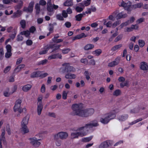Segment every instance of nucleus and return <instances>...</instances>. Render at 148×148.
I'll return each mask as SVG.
<instances>
[{
    "instance_id": "obj_17",
    "label": "nucleus",
    "mask_w": 148,
    "mask_h": 148,
    "mask_svg": "<svg viewBox=\"0 0 148 148\" xmlns=\"http://www.w3.org/2000/svg\"><path fill=\"white\" fill-rule=\"evenodd\" d=\"M25 66V65L24 64H21L19 65L14 69V72L15 73L19 72Z\"/></svg>"
},
{
    "instance_id": "obj_32",
    "label": "nucleus",
    "mask_w": 148,
    "mask_h": 148,
    "mask_svg": "<svg viewBox=\"0 0 148 148\" xmlns=\"http://www.w3.org/2000/svg\"><path fill=\"white\" fill-rule=\"evenodd\" d=\"M138 44L140 47H143L145 45V42L143 40H139L138 41Z\"/></svg>"
},
{
    "instance_id": "obj_30",
    "label": "nucleus",
    "mask_w": 148,
    "mask_h": 148,
    "mask_svg": "<svg viewBox=\"0 0 148 148\" xmlns=\"http://www.w3.org/2000/svg\"><path fill=\"white\" fill-rule=\"evenodd\" d=\"M20 34L22 35H24L26 37H28L30 35V33L29 31L27 30L21 32Z\"/></svg>"
},
{
    "instance_id": "obj_62",
    "label": "nucleus",
    "mask_w": 148,
    "mask_h": 148,
    "mask_svg": "<svg viewBox=\"0 0 148 148\" xmlns=\"http://www.w3.org/2000/svg\"><path fill=\"white\" fill-rule=\"evenodd\" d=\"M46 4V2L44 0H41L39 1V4L40 5H45Z\"/></svg>"
},
{
    "instance_id": "obj_48",
    "label": "nucleus",
    "mask_w": 148,
    "mask_h": 148,
    "mask_svg": "<svg viewBox=\"0 0 148 148\" xmlns=\"http://www.w3.org/2000/svg\"><path fill=\"white\" fill-rule=\"evenodd\" d=\"M145 19L143 18H141L138 19L136 21V22L138 23V24H140L142 23V22L145 21Z\"/></svg>"
},
{
    "instance_id": "obj_14",
    "label": "nucleus",
    "mask_w": 148,
    "mask_h": 148,
    "mask_svg": "<svg viewBox=\"0 0 148 148\" xmlns=\"http://www.w3.org/2000/svg\"><path fill=\"white\" fill-rule=\"evenodd\" d=\"M41 71H37L32 73L30 77L32 78L40 77Z\"/></svg>"
},
{
    "instance_id": "obj_5",
    "label": "nucleus",
    "mask_w": 148,
    "mask_h": 148,
    "mask_svg": "<svg viewBox=\"0 0 148 148\" xmlns=\"http://www.w3.org/2000/svg\"><path fill=\"white\" fill-rule=\"evenodd\" d=\"M62 66H65L64 68L63 67L62 68V72L63 73L73 72L75 70V68L70 66L69 63H64L62 64Z\"/></svg>"
},
{
    "instance_id": "obj_36",
    "label": "nucleus",
    "mask_w": 148,
    "mask_h": 148,
    "mask_svg": "<svg viewBox=\"0 0 148 148\" xmlns=\"http://www.w3.org/2000/svg\"><path fill=\"white\" fill-rule=\"evenodd\" d=\"M55 45V44H51L47 45L44 47V49H47L48 50V49H53Z\"/></svg>"
},
{
    "instance_id": "obj_56",
    "label": "nucleus",
    "mask_w": 148,
    "mask_h": 148,
    "mask_svg": "<svg viewBox=\"0 0 148 148\" xmlns=\"http://www.w3.org/2000/svg\"><path fill=\"white\" fill-rule=\"evenodd\" d=\"M4 53L2 49H0V60H1L3 58Z\"/></svg>"
},
{
    "instance_id": "obj_58",
    "label": "nucleus",
    "mask_w": 148,
    "mask_h": 148,
    "mask_svg": "<svg viewBox=\"0 0 148 148\" xmlns=\"http://www.w3.org/2000/svg\"><path fill=\"white\" fill-rule=\"evenodd\" d=\"M11 68V66H8L5 68L4 70V72L5 73H7L10 70Z\"/></svg>"
},
{
    "instance_id": "obj_64",
    "label": "nucleus",
    "mask_w": 148,
    "mask_h": 148,
    "mask_svg": "<svg viewBox=\"0 0 148 148\" xmlns=\"http://www.w3.org/2000/svg\"><path fill=\"white\" fill-rule=\"evenodd\" d=\"M26 43L27 45L30 46L32 45L33 42L31 40H28L26 41Z\"/></svg>"
},
{
    "instance_id": "obj_15",
    "label": "nucleus",
    "mask_w": 148,
    "mask_h": 148,
    "mask_svg": "<svg viewBox=\"0 0 148 148\" xmlns=\"http://www.w3.org/2000/svg\"><path fill=\"white\" fill-rule=\"evenodd\" d=\"M127 16V14H124L123 12H121L117 15L116 17L117 19H119L122 18H125Z\"/></svg>"
},
{
    "instance_id": "obj_40",
    "label": "nucleus",
    "mask_w": 148,
    "mask_h": 148,
    "mask_svg": "<svg viewBox=\"0 0 148 148\" xmlns=\"http://www.w3.org/2000/svg\"><path fill=\"white\" fill-rule=\"evenodd\" d=\"M123 37V35L122 34H120L117 36L114 40V42H117L122 39Z\"/></svg>"
},
{
    "instance_id": "obj_34",
    "label": "nucleus",
    "mask_w": 148,
    "mask_h": 148,
    "mask_svg": "<svg viewBox=\"0 0 148 148\" xmlns=\"http://www.w3.org/2000/svg\"><path fill=\"white\" fill-rule=\"evenodd\" d=\"M117 13V12L115 11L113 12L112 15H110L109 16V19L111 20H114V17L116 16Z\"/></svg>"
},
{
    "instance_id": "obj_9",
    "label": "nucleus",
    "mask_w": 148,
    "mask_h": 148,
    "mask_svg": "<svg viewBox=\"0 0 148 148\" xmlns=\"http://www.w3.org/2000/svg\"><path fill=\"white\" fill-rule=\"evenodd\" d=\"M140 69L144 71L148 70V65L147 63L145 62H142L140 63Z\"/></svg>"
},
{
    "instance_id": "obj_59",
    "label": "nucleus",
    "mask_w": 148,
    "mask_h": 148,
    "mask_svg": "<svg viewBox=\"0 0 148 148\" xmlns=\"http://www.w3.org/2000/svg\"><path fill=\"white\" fill-rule=\"evenodd\" d=\"M17 11H16V13H14V16L16 17L18 16V15L19 14L20 15L21 14V11H20L19 10H17Z\"/></svg>"
},
{
    "instance_id": "obj_61",
    "label": "nucleus",
    "mask_w": 148,
    "mask_h": 148,
    "mask_svg": "<svg viewBox=\"0 0 148 148\" xmlns=\"http://www.w3.org/2000/svg\"><path fill=\"white\" fill-rule=\"evenodd\" d=\"M132 29H138V28L139 26L137 24L132 25H131Z\"/></svg>"
},
{
    "instance_id": "obj_44",
    "label": "nucleus",
    "mask_w": 148,
    "mask_h": 148,
    "mask_svg": "<svg viewBox=\"0 0 148 148\" xmlns=\"http://www.w3.org/2000/svg\"><path fill=\"white\" fill-rule=\"evenodd\" d=\"M47 62V60L45 59L39 62L38 64L39 65H43L46 64V63Z\"/></svg>"
},
{
    "instance_id": "obj_10",
    "label": "nucleus",
    "mask_w": 148,
    "mask_h": 148,
    "mask_svg": "<svg viewBox=\"0 0 148 148\" xmlns=\"http://www.w3.org/2000/svg\"><path fill=\"white\" fill-rule=\"evenodd\" d=\"M112 141L110 140H107L102 143V147H107L112 145Z\"/></svg>"
},
{
    "instance_id": "obj_42",
    "label": "nucleus",
    "mask_w": 148,
    "mask_h": 148,
    "mask_svg": "<svg viewBox=\"0 0 148 148\" xmlns=\"http://www.w3.org/2000/svg\"><path fill=\"white\" fill-rule=\"evenodd\" d=\"M21 108V105H18L15 103V105L14 107V112L17 111V110L20 108Z\"/></svg>"
},
{
    "instance_id": "obj_6",
    "label": "nucleus",
    "mask_w": 148,
    "mask_h": 148,
    "mask_svg": "<svg viewBox=\"0 0 148 148\" xmlns=\"http://www.w3.org/2000/svg\"><path fill=\"white\" fill-rule=\"evenodd\" d=\"M98 125L97 122V121H93L90 123L87 124H86L85 125L82 127H83L84 129V128H92L93 127H96Z\"/></svg>"
},
{
    "instance_id": "obj_24",
    "label": "nucleus",
    "mask_w": 148,
    "mask_h": 148,
    "mask_svg": "<svg viewBox=\"0 0 148 148\" xmlns=\"http://www.w3.org/2000/svg\"><path fill=\"white\" fill-rule=\"evenodd\" d=\"M94 47V45L91 44H88L85 46L84 49L86 50H88L92 49Z\"/></svg>"
},
{
    "instance_id": "obj_18",
    "label": "nucleus",
    "mask_w": 148,
    "mask_h": 148,
    "mask_svg": "<svg viewBox=\"0 0 148 148\" xmlns=\"http://www.w3.org/2000/svg\"><path fill=\"white\" fill-rule=\"evenodd\" d=\"M76 77V75L74 74L71 73H68L65 76V78L67 79H74Z\"/></svg>"
},
{
    "instance_id": "obj_1",
    "label": "nucleus",
    "mask_w": 148,
    "mask_h": 148,
    "mask_svg": "<svg viewBox=\"0 0 148 148\" xmlns=\"http://www.w3.org/2000/svg\"><path fill=\"white\" fill-rule=\"evenodd\" d=\"M73 111L71 113L72 115H77L82 117H87V110L83 109L81 104H74L72 105Z\"/></svg>"
},
{
    "instance_id": "obj_20",
    "label": "nucleus",
    "mask_w": 148,
    "mask_h": 148,
    "mask_svg": "<svg viewBox=\"0 0 148 148\" xmlns=\"http://www.w3.org/2000/svg\"><path fill=\"white\" fill-rule=\"evenodd\" d=\"M32 87V86L30 84L25 85L22 88V90L24 92H27Z\"/></svg>"
},
{
    "instance_id": "obj_21",
    "label": "nucleus",
    "mask_w": 148,
    "mask_h": 148,
    "mask_svg": "<svg viewBox=\"0 0 148 148\" xmlns=\"http://www.w3.org/2000/svg\"><path fill=\"white\" fill-rule=\"evenodd\" d=\"M85 13L82 14H79L76 15L75 16L76 20L78 21H80L82 20V18L83 17L84 15H85Z\"/></svg>"
},
{
    "instance_id": "obj_41",
    "label": "nucleus",
    "mask_w": 148,
    "mask_h": 148,
    "mask_svg": "<svg viewBox=\"0 0 148 148\" xmlns=\"http://www.w3.org/2000/svg\"><path fill=\"white\" fill-rule=\"evenodd\" d=\"M121 22L120 21L118 20L116 22H115L114 23H113L112 25V27L113 28H114L117 25H119V24L121 23Z\"/></svg>"
},
{
    "instance_id": "obj_13",
    "label": "nucleus",
    "mask_w": 148,
    "mask_h": 148,
    "mask_svg": "<svg viewBox=\"0 0 148 148\" xmlns=\"http://www.w3.org/2000/svg\"><path fill=\"white\" fill-rule=\"evenodd\" d=\"M21 132L23 134H25L29 132V130L26 125H21Z\"/></svg>"
},
{
    "instance_id": "obj_54",
    "label": "nucleus",
    "mask_w": 148,
    "mask_h": 148,
    "mask_svg": "<svg viewBox=\"0 0 148 148\" xmlns=\"http://www.w3.org/2000/svg\"><path fill=\"white\" fill-rule=\"evenodd\" d=\"M62 16L64 18H66L68 16L67 13L65 10H63L62 12Z\"/></svg>"
},
{
    "instance_id": "obj_26",
    "label": "nucleus",
    "mask_w": 148,
    "mask_h": 148,
    "mask_svg": "<svg viewBox=\"0 0 148 148\" xmlns=\"http://www.w3.org/2000/svg\"><path fill=\"white\" fill-rule=\"evenodd\" d=\"M128 117V115L127 114H125L122 115L121 116L119 117L118 119L119 121H123L126 120Z\"/></svg>"
},
{
    "instance_id": "obj_50",
    "label": "nucleus",
    "mask_w": 148,
    "mask_h": 148,
    "mask_svg": "<svg viewBox=\"0 0 148 148\" xmlns=\"http://www.w3.org/2000/svg\"><path fill=\"white\" fill-rule=\"evenodd\" d=\"M7 52H11L12 47L9 45H7L6 46Z\"/></svg>"
},
{
    "instance_id": "obj_43",
    "label": "nucleus",
    "mask_w": 148,
    "mask_h": 148,
    "mask_svg": "<svg viewBox=\"0 0 148 148\" xmlns=\"http://www.w3.org/2000/svg\"><path fill=\"white\" fill-rule=\"evenodd\" d=\"M56 17L57 19L60 21H63L64 19L63 17L61 14H58L56 15Z\"/></svg>"
},
{
    "instance_id": "obj_63",
    "label": "nucleus",
    "mask_w": 148,
    "mask_h": 148,
    "mask_svg": "<svg viewBox=\"0 0 148 148\" xmlns=\"http://www.w3.org/2000/svg\"><path fill=\"white\" fill-rule=\"evenodd\" d=\"M64 25L67 28L70 27L71 25V23L68 21L66 22L65 23Z\"/></svg>"
},
{
    "instance_id": "obj_33",
    "label": "nucleus",
    "mask_w": 148,
    "mask_h": 148,
    "mask_svg": "<svg viewBox=\"0 0 148 148\" xmlns=\"http://www.w3.org/2000/svg\"><path fill=\"white\" fill-rule=\"evenodd\" d=\"M101 53V50L100 49H98L92 52V53L95 54L96 56H99Z\"/></svg>"
},
{
    "instance_id": "obj_55",
    "label": "nucleus",
    "mask_w": 148,
    "mask_h": 148,
    "mask_svg": "<svg viewBox=\"0 0 148 148\" xmlns=\"http://www.w3.org/2000/svg\"><path fill=\"white\" fill-rule=\"evenodd\" d=\"M70 49L69 48L65 49L62 50V52L63 54L68 53L70 51Z\"/></svg>"
},
{
    "instance_id": "obj_7",
    "label": "nucleus",
    "mask_w": 148,
    "mask_h": 148,
    "mask_svg": "<svg viewBox=\"0 0 148 148\" xmlns=\"http://www.w3.org/2000/svg\"><path fill=\"white\" fill-rule=\"evenodd\" d=\"M34 3V1L31 2L29 4L27 8L24 7L23 8V11L31 13L33 10V8Z\"/></svg>"
},
{
    "instance_id": "obj_19",
    "label": "nucleus",
    "mask_w": 148,
    "mask_h": 148,
    "mask_svg": "<svg viewBox=\"0 0 148 148\" xmlns=\"http://www.w3.org/2000/svg\"><path fill=\"white\" fill-rule=\"evenodd\" d=\"M121 6L123 7L125 9L128 11L129 10V9L130 7V5H127V4L125 3L123 1L121 3Z\"/></svg>"
},
{
    "instance_id": "obj_52",
    "label": "nucleus",
    "mask_w": 148,
    "mask_h": 148,
    "mask_svg": "<svg viewBox=\"0 0 148 148\" xmlns=\"http://www.w3.org/2000/svg\"><path fill=\"white\" fill-rule=\"evenodd\" d=\"M12 55L11 52H7L5 53V57L6 58H9Z\"/></svg>"
},
{
    "instance_id": "obj_49",
    "label": "nucleus",
    "mask_w": 148,
    "mask_h": 148,
    "mask_svg": "<svg viewBox=\"0 0 148 148\" xmlns=\"http://www.w3.org/2000/svg\"><path fill=\"white\" fill-rule=\"evenodd\" d=\"M54 28L53 25L51 23L49 24V32H52Z\"/></svg>"
},
{
    "instance_id": "obj_22",
    "label": "nucleus",
    "mask_w": 148,
    "mask_h": 148,
    "mask_svg": "<svg viewBox=\"0 0 148 148\" xmlns=\"http://www.w3.org/2000/svg\"><path fill=\"white\" fill-rule=\"evenodd\" d=\"M23 5V2L22 1H20L18 3V4L15 7L16 10H19L22 7Z\"/></svg>"
},
{
    "instance_id": "obj_23",
    "label": "nucleus",
    "mask_w": 148,
    "mask_h": 148,
    "mask_svg": "<svg viewBox=\"0 0 148 148\" xmlns=\"http://www.w3.org/2000/svg\"><path fill=\"white\" fill-rule=\"evenodd\" d=\"M122 44H119L118 45H115L114 47H112L111 50L112 51H114L118 50L121 47H122Z\"/></svg>"
},
{
    "instance_id": "obj_38",
    "label": "nucleus",
    "mask_w": 148,
    "mask_h": 148,
    "mask_svg": "<svg viewBox=\"0 0 148 148\" xmlns=\"http://www.w3.org/2000/svg\"><path fill=\"white\" fill-rule=\"evenodd\" d=\"M6 130L8 134L10 135L11 134L10 127L9 124H7L6 126Z\"/></svg>"
},
{
    "instance_id": "obj_45",
    "label": "nucleus",
    "mask_w": 148,
    "mask_h": 148,
    "mask_svg": "<svg viewBox=\"0 0 148 148\" xmlns=\"http://www.w3.org/2000/svg\"><path fill=\"white\" fill-rule=\"evenodd\" d=\"M128 84V81H126L125 82V83L121 82L120 84V86L121 88H123L125 86H127Z\"/></svg>"
},
{
    "instance_id": "obj_47",
    "label": "nucleus",
    "mask_w": 148,
    "mask_h": 148,
    "mask_svg": "<svg viewBox=\"0 0 148 148\" xmlns=\"http://www.w3.org/2000/svg\"><path fill=\"white\" fill-rule=\"evenodd\" d=\"M20 23L22 28H24L25 27L26 25V23L25 20H21V21Z\"/></svg>"
},
{
    "instance_id": "obj_8",
    "label": "nucleus",
    "mask_w": 148,
    "mask_h": 148,
    "mask_svg": "<svg viewBox=\"0 0 148 148\" xmlns=\"http://www.w3.org/2000/svg\"><path fill=\"white\" fill-rule=\"evenodd\" d=\"M29 139L30 140L31 144L35 147H38L40 145V143L38 141L40 139H38L36 138H30Z\"/></svg>"
},
{
    "instance_id": "obj_16",
    "label": "nucleus",
    "mask_w": 148,
    "mask_h": 148,
    "mask_svg": "<svg viewBox=\"0 0 148 148\" xmlns=\"http://www.w3.org/2000/svg\"><path fill=\"white\" fill-rule=\"evenodd\" d=\"M29 119V117L26 116L24 117L22 120L21 123V125H26L28 123V120Z\"/></svg>"
},
{
    "instance_id": "obj_3",
    "label": "nucleus",
    "mask_w": 148,
    "mask_h": 148,
    "mask_svg": "<svg viewBox=\"0 0 148 148\" xmlns=\"http://www.w3.org/2000/svg\"><path fill=\"white\" fill-rule=\"evenodd\" d=\"M86 132L84 130L83 127H80L71 133V138L72 139L78 138L79 136L83 137L86 135Z\"/></svg>"
},
{
    "instance_id": "obj_60",
    "label": "nucleus",
    "mask_w": 148,
    "mask_h": 148,
    "mask_svg": "<svg viewBox=\"0 0 148 148\" xmlns=\"http://www.w3.org/2000/svg\"><path fill=\"white\" fill-rule=\"evenodd\" d=\"M48 50L47 49H45L44 50L40 51L39 53V54L40 55L44 54L46 53Z\"/></svg>"
},
{
    "instance_id": "obj_46",
    "label": "nucleus",
    "mask_w": 148,
    "mask_h": 148,
    "mask_svg": "<svg viewBox=\"0 0 148 148\" xmlns=\"http://www.w3.org/2000/svg\"><path fill=\"white\" fill-rule=\"evenodd\" d=\"M143 120L142 118H140L139 119H137L136 120L132 122L131 123V125H132L135 124L139 121H141Z\"/></svg>"
},
{
    "instance_id": "obj_53",
    "label": "nucleus",
    "mask_w": 148,
    "mask_h": 148,
    "mask_svg": "<svg viewBox=\"0 0 148 148\" xmlns=\"http://www.w3.org/2000/svg\"><path fill=\"white\" fill-rule=\"evenodd\" d=\"M61 46V45H54V48H53V49L52 50V52H54L56 50H58L60 48Z\"/></svg>"
},
{
    "instance_id": "obj_51",
    "label": "nucleus",
    "mask_w": 148,
    "mask_h": 148,
    "mask_svg": "<svg viewBox=\"0 0 148 148\" xmlns=\"http://www.w3.org/2000/svg\"><path fill=\"white\" fill-rule=\"evenodd\" d=\"M48 115L49 116L53 117V118H56V115L54 112H49L48 113Z\"/></svg>"
},
{
    "instance_id": "obj_37",
    "label": "nucleus",
    "mask_w": 148,
    "mask_h": 148,
    "mask_svg": "<svg viewBox=\"0 0 148 148\" xmlns=\"http://www.w3.org/2000/svg\"><path fill=\"white\" fill-rule=\"evenodd\" d=\"M120 58L119 57L116 58L114 61H113L115 65H117L119 63Z\"/></svg>"
},
{
    "instance_id": "obj_2",
    "label": "nucleus",
    "mask_w": 148,
    "mask_h": 148,
    "mask_svg": "<svg viewBox=\"0 0 148 148\" xmlns=\"http://www.w3.org/2000/svg\"><path fill=\"white\" fill-rule=\"evenodd\" d=\"M68 135L66 132H60L54 135V140L55 141L56 145L59 146L61 145V140H63L66 139Z\"/></svg>"
},
{
    "instance_id": "obj_29",
    "label": "nucleus",
    "mask_w": 148,
    "mask_h": 148,
    "mask_svg": "<svg viewBox=\"0 0 148 148\" xmlns=\"http://www.w3.org/2000/svg\"><path fill=\"white\" fill-rule=\"evenodd\" d=\"M121 92L119 89H116L115 90L113 93L114 96H118L120 95L121 94Z\"/></svg>"
},
{
    "instance_id": "obj_25",
    "label": "nucleus",
    "mask_w": 148,
    "mask_h": 148,
    "mask_svg": "<svg viewBox=\"0 0 148 148\" xmlns=\"http://www.w3.org/2000/svg\"><path fill=\"white\" fill-rule=\"evenodd\" d=\"M86 110L87 117L92 115L94 112V110L93 109L90 108Z\"/></svg>"
},
{
    "instance_id": "obj_12",
    "label": "nucleus",
    "mask_w": 148,
    "mask_h": 148,
    "mask_svg": "<svg viewBox=\"0 0 148 148\" xmlns=\"http://www.w3.org/2000/svg\"><path fill=\"white\" fill-rule=\"evenodd\" d=\"M43 108V105L41 102H40L38 104L37 111L38 115H40L41 113Z\"/></svg>"
},
{
    "instance_id": "obj_35",
    "label": "nucleus",
    "mask_w": 148,
    "mask_h": 148,
    "mask_svg": "<svg viewBox=\"0 0 148 148\" xmlns=\"http://www.w3.org/2000/svg\"><path fill=\"white\" fill-rule=\"evenodd\" d=\"M143 5V3H138L136 4L133 5H132V7H133L134 8H140Z\"/></svg>"
},
{
    "instance_id": "obj_31",
    "label": "nucleus",
    "mask_w": 148,
    "mask_h": 148,
    "mask_svg": "<svg viewBox=\"0 0 148 148\" xmlns=\"http://www.w3.org/2000/svg\"><path fill=\"white\" fill-rule=\"evenodd\" d=\"M84 74L85 76L86 79L87 80H89L90 78L89 76L90 75L91 73L87 71H86L84 72Z\"/></svg>"
},
{
    "instance_id": "obj_11",
    "label": "nucleus",
    "mask_w": 148,
    "mask_h": 148,
    "mask_svg": "<svg viewBox=\"0 0 148 148\" xmlns=\"http://www.w3.org/2000/svg\"><path fill=\"white\" fill-rule=\"evenodd\" d=\"M57 58H58L61 59L62 58V56L59 53L55 54L53 55L49 56L48 58L49 60L54 59Z\"/></svg>"
},
{
    "instance_id": "obj_27",
    "label": "nucleus",
    "mask_w": 148,
    "mask_h": 148,
    "mask_svg": "<svg viewBox=\"0 0 148 148\" xmlns=\"http://www.w3.org/2000/svg\"><path fill=\"white\" fill-rule=\"evenodd\" d=\"M73 5L72 0H67L64 3V5L66 6H71Z\"/></svg>"
},
{
    "instance_id": "obj_39",
    "label": "nucleus",
    "mask_w": 148,
    "mask_h": 148,
    "mask_svg": "<svg viewBox=\"0 0 148 148\" xmlns=\"http://www.w3.org/2000/svg\"><path fill=\"white\" fill-rule=\"evenodd\" d=\"M92 136L87 138H84L82 139V141L84 142H88L90 141L92 139Z\"/></svg>"
},
{
    "instance_id": "obj_57",
    "label": "nucleus",
    "mask_w": 148,
    "mask_h": 148,
    "mask_svg": "<svg viewBox=\"0 0 148 148\" xmlns=\"http://www.w3.org/2000/svg\"><path fill=\"white\" fill-rule=\"evenodd\" d=\"M67 92H66V91H64L63 92L62 98L63 99H66Z\"/></svg>"
},
{
    "instance_id": "obj_28",
    "label": "nucleus",
    "mask_w": 148,
    "mask_h": 148,
    "mask_svg": "<svg viewBox=\"0 0 148 148\" xmlns=\"http://www.w3.org/2000/svg\"><path fill=\"white\" fill-rule=\"evenodd\" d=\"M35 8L36 10V14H38L40 12V7L38 3L36 4Z\"/></svg>"
},
{
    "instance_id": "obj_4",
    "label": "nucleus",
    "mask_w": 148,
    "mask_h": 148,
    "mask_svg": "<svg viewBox=\"0 0 148 148\" xmlns=\"http://www.w3.org/2000/svg\"><path fill=\"white\" fill-rule=\"evenodd\" d=\"M118 109L114 110L106 114L104 119L102 118V123L107 124L110 121L114 119L116 117V114L119 112Z\"/></svg>"
}]
</instances>
